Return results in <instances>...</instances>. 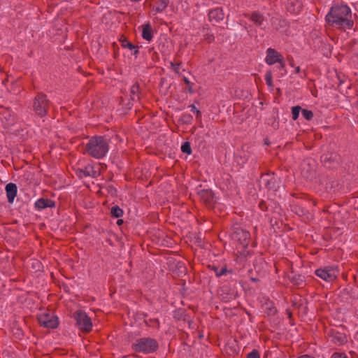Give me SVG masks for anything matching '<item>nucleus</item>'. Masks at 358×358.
Here are the masks:
<instances>
[{
  "label": "nucleus",
  "instance_id": "nucleus-1",
  "mask_svg": "<svg viewBox=\"0 0 358 358\" xmlns=\"http://www.w3.org/2000/svg\"><path fill=\"white\" fill-rule=\"evenodd\" d=\"M325 20L329 25L343 30L351 29L354 25L351 9L345 4L333 5Z\"/></svg>",
  "mask_w": 358,
  "mask_h": 358
},
{
  "label": "nucleus",
  "instance_id": "nucleus-2",
  "mask_svg": "<svg viewBox=\"0 0 358 358\" xmlns=\"http://www.w3.org/2000/svg\"><path fill=\"white\" fill-rule=\"evenodd\" d=\"M86 150L91 157L102 159L108 152V141L102 136H94L86 144Z\"/></svg>",
  "mask_w": 358,
  "mask_h": 358
},
{
  "label": "nucleus",
  "instance_id": "nucleus-3",
  "mask_svg": "<svg viewBox=\"0 0 358 358\" xmlns=\"http://www.w3.org/2000/svg\"><path fill=\"white\" fill-rule=\"evenodd\" d=\"M158 348L157 342L151 338H141L132 343V349L138 352L152 353Z\"/></svg>",
  "mask_w": 358,
  "mask_h": 358
},
{
  "label": "nucleus",
  "instance_id": "nucleus-4",
  "mask_svg": "<svg viewBox=\"0 0 358 358\" xmlns=\"http://www.w3.org/2000/svg\"><path fill=\"white\" fill-rule=\"evenodd\" d=\"M261 185L268 189L269 192L275 193L281 187L280 179L273 173L263 174L260 179Z\"/></svg>",
  "mask_w": 358,
  "mask_h": 358
},
{
  "label": "nucleus",
  "instance_id": "nucleus-5",
  "mask_svg": "<svg viewBox=\"0 0 358 358\" xmlns=\"http://www.w3.org/2000/svg\"><path fill=\"white\" fill-rule=\"evenodd\" d=\"M49 107V101L46 95L43 94H38L33 103V110L36 115L43 117L47 114L48 108Z\"/></svg>",
  "mask_w": 358,
  "mask_h": 358
},
{
  "label": "nucleus",
  "instance_id": "nucleus-6",
  "mask_svg": "<svg viewBox=\"0 0 358 358\" xmlns=\"http://www.w3.org/2000/svg\"><path fill=\"white\" fill-rule=\"evenodd\" d=\"M315 273L321 279L327 282H331L336 278L338 271L335 266H327L315 270Z\"/></svg>",
  "mask_w": 358,
  "mask_h": 358
},
{
  "label": "nucleus",
  "instance_id": "nucleus-7",
  "mask_svg": "<svg viewBox=\"0 0 358 358\" xmlns=\"http://www.w3.org/2000/svg\"><path fill=\"white\" fill-rule=\"evenodd\" d=\"M265 62L269 66L278 63L280 64V69H283L285 66V63L282 55L277 50L271 48H269L266 50Z\"/></svg>",
  "mask_w": 358,
  "mask_h": 358
},
{
  "label": "nucleus",
  "instance_id": "nucleus-8",
  "mask_svg": "<svg viewBox=\"0 0 358 358\" xmlns=\"http://www.w3.org/2000/svg\"><path fill=\"white\" fill-rule=\"evenodd\" d=\"M74 319L78 328L83 331H90L92 329V324L90 318L85 312L81 310L74 313Z\"/></svg>",
  "mask_w": 358,
  "mask_h": 358
},
{
  "label": "nucleus",
  "instance_id": "nucleus-9",
  "mask_svg": "<svg viewBox=\"0 0 358 358\" xmlns=\"http://www.w3.org/2000/svg\"><path fill=\"white\" fill-rule=\"evenodd\" d=\"M38 321L41 326L48 329H53L58 325V318L57 316L46 312L38 315Z\"/></svg>",
  "mask_w": 358,
  "mask_h": 358
},
{
  "label": "nucleus",
  "instance_id": "nucleus-10",
  "mask_svg": "<svg viewBox=\"0 0 358 358\" xmlns=\"http://www.w3.org/2000/svg\"><path fill=\"white\" fill-rule=\"evenodd\" d=\"M77 176L82 178L84 177L96 178L100 175L99 171L96 170L92 163L81 165L76 169Z\"/></svg>",
  "mask_w": 358,
  "mask_h": 358
},
{
  "label": "nucleus",
  "instance_id": "nucleus-11",
  "mask_svg": "<svg viewBox=\"0 0 358 358\" xmlns=\"http://www.w3.org/2000/svg\"><path fill=\"white\" fill-rule=\"evenodd\" d=\"M250 235V233L240 227H235L234 229L233 238L238 241L243 247H246L248 245Z\"/></svg>",
  "mask_w": 358,
  "mask_h": 358
},
{
  "label": "nucleus",
  "instance_id": "nucleus-12",
  "mask_svg": "<svg viewBox=\"0 0 358 358\" xmlns=\"http://www.w3.org/2000/svg\"><path fill=\"white\" fill-rule=\"evenodd\" d=\"M209 20L212 22H219L224 19V13L220 8H216L208 13Z\"/></svg>",
  "mask_w": 358,
  "mask_h": 358
},
{
  "label": "nucleus",
  "instance_id": "nucleus-13",
  "mask_svg": "<svg viewBox=\"0 0 358 358\" xmlns=\"http://www.w3.org/2000/svg\"><path fill=\"white\" fill-rule=\"evenodd\" d=\"M169 0H157L153 7L152 12L154 15L163 13L169 5Z\"/></svg>",
  "mask_w": 358,
  "mask_h": 358
},
{
  "label": "nucleus",
  "instance_id": "nucleus-14",
  "mask_svg": "<svg viewBox=\"0 0 358 358\" xmlns=\"http://www.w3.org/2000/svg\"><path fill=\"white\" fill-rule=\"evenodd\" d=\"M5 189L8 201H13L17 194V185L15 183L10 182L6 185Z\"/></svg>",
  "mask_w": 358,
  "mask_h": 358
},
{
  "label": "nucleus",
  "instance_id": "nucleus-15",
  "mask_svg": "<svg viewBox=\"0 0 358 358\" xmlns=\"http://www.w3.org/2000/svg\"><path fill=\"white\" fill-rule=\"evenodd\" d=\"M142 37L143 39L150 41L153 38L152 30L150 23L142 26Z\"/></svg>",
  "mask_w": 358,
  "mask_h": 358
},
{
  "label": "nucleus",
  "instance_id": "nucleus-16",
  "mask_svg": "<svg viewBox=\"0 0 358 358\" xmlns=\"http://www.w3.org/2000/svg\"><path fill=\"white\" fill-rule=\"evenodd\" d=\"M250 20L257 26L262 27L264 25V17L259 13H253L251 15Z\"/></svg>",
  "mask_w": 358,
  "mask_h": 358
},
{
  "label": "nucleus",
  "instance_id": "nucleus-17",
  "mask_svg": "<svg viewBox=\"0 0 358 358\" xmlns=\"http://www.w3.org/2000/svg\"><path fill=\"white\" fill-rule=\"evenodd\" d=\"M214 199L213 192L210 190H203L200 193V199L203 201H210Z\"/></svg>",
  "mask_w": 358,
  "mask_h": 358
},
{
  "label": "nucleus",
  "instance_id": "nucleus-18",
  "mask_svg": "<svg viewBox=\"0 0 358 358\" xmlns=\"http://www.w3.org/2000/svg\"><path fill=\"white\" fill-rule=\"evenodd\" d=\"M334 342L337 345H343L347 342L346 337L342 334H335L333 336Z\"/></svg>",
  "mask_w": 358,
  "mask_h": 358
},
{
  "label": "nucleus",
  "instance_id": "nucleus-19",
  "mask_svg": "<svg viewBox=\"0 0 358 358\" xmlns=\"http://www.w3.org/2000/svg\"><path fill=\"white\" fill-rule=\"evenodd\" d=\"M34 206L36 210H40L45 208H53L55 203H34Z\"/></svg>",
  "mask_w": 358,
  "mask_h": 358
},
{
  "label": "nucleus",
  "instance_id": "nucleus-20",
  "mask_svg": "<svg viewBox=\"0 0 358 358\" xmlns=\"http://www.w3.org/2000/svg\"><path fill=\"white\" fill-rule=\"evenodd\" d=\"M264 79H265L266 85L269 87H273V76H272V72L271 71H267L266 72L265 76H264Z\"/></svg>",
  "mask_w": 358,
  "mask_h": 358
},
{
  "label": "nucleus",
  "instance_id": "nucleus-21",
  "mask_svg": "<svg viewBox=\"0 0 358 358\" xmlns=\"http://www.w3.org/2000/svg\"><path fill=\"white\" fill-rule=\"evenodd\" d=\"M302 109L299 106H295L292 108V117L294 120L298 119L299 116L300 112H301Z\"/></svg>",
  "mask_w": 358,
  "mask_h": 358
},
{
  "label": "nucleus",
  "instance_id": "nucleus-22",
  "mask_svg": "<svg viewBox=\"0 0 358 358\" xmlns=\"http://www.w3.org/2000/svg\"><path fill=\"white\" fill-rule=\"evenodd\" d=\"M110 213L115 217H120L123 215V210L117 206L112 207Z\"/></svg>",
  "mask_w": 358,
  "mask_h": 358
},
{
  "label": "nucleus",
  "instance_id": "nucleus-23",
  "mask_svg": "<svg viewBox=\"0 0 358 358\" xmlns=\"http://www.w3.org/2000/svg\"><path fill=\"white\" fill-rule=\"evenodd\" d=\"M181 151L183 153L190 155L192 153L190 143L187 141L183 143V144L181 145Z\"/></svg>",
  "mask_w": 358,
  "mask_h": 358
},
{
  "label": "nucleus",
  "instance_id": "nucleus-24",
  "mask_svg": "<svg viewBox=\"0 0 358 358\" xmlns=\"http://www.w3.org/2000/svg\"><path fill=\"white\" fill-rule=\"evenodd\" d=\"M301 114L306 120H311L313 117V113L310 110L303 109Z\"/></svg>",
  "mask_w": 358,
  "mask_h": 358
},
{
  "label": "nucleus",
  "instance_id": "nucleus-25",
  "mask_svg": "<svg viewBox=\"0 0 358 358\" xmlns=\"http://www.w3.org/2000/svg\"><path fill=\"white\" fill-rule=\"evenodd\" d=\"M329 187L330 188V189H334V192H335L336 190H337V191L340 190L341 188V186L338 181L334 180L331 182L330 186Z\"/></svg>",
  "mask_w": 358,
  "mask_h": 358
},
{
  "label": "nucleus",
  "instance_id": "nucleus-26",
  "mask_svg": "<svg viewBox=\"0 0 358 358\" xmlns=\"http://www.w3.org/2000/svg\"><path fill=\"white\" fill-rule=\"evenodd\" d=\"M227 272H228V270L224 267H222L221 268H216L215 269V275L218 277L225 275Z\"/></svg>",
  "mask_w": 358,
  "mask_h": 358
},
{
  "label": "nucleus",
  "instance_id": "nucleus-27",
  "mask_svg": "<svg viewBox=\"0 0 358 358\" xmlns=\"http://www.w3.org/2000/svg\"><path fill=\"white\" fill-rule=\"evenodd\" d=\"M139 87L138 85H133L131 87V93L138 99Z\"/></svg>",
  "mask_w": 358,
  "mask_h": 358
},
{
  "label": "nucleus",
  "instance_id": "nucleus-28",
  "mask_svg": "<svg viewBox=\"0 0 358 358\" xmlns=\"http://www.w3.org/2000/svg\"><path fill=\"white\" fill-rule=\"evenodd\" d=\"M247 358H260V356L258 352L254 350L248 355Z\"/></svg>",
  "mask_w": 358,
  "mask_h": 358
},
{
  "label": "nucleus",
  "instance_id": "nucleus-29",
  "mask_svg": "<svg viewBox=\"0 0 358 358\" xmlns=\"http://www.w3.org/2000/svg\"><path fill=\"white\" fill-rule=\"evenodd\" d=\"M331 358H348L344 353L335 352L332 355Z\"/></svg>",
  "mask_w": 358,
  "mask_h": 358
},
{
  "label": "nucleus",
  "instance_id": "nucleus-30",
  "mask_svg": "<svg viewBox=\"0 0 358 358\" xmlns=\"http://www.w3.org/2000/svg\"><path fill=\"white\" fill-rule=\"evenodd\" d=\"M122 45V47L129 48V50H133V48H134L135 46L131 43L128 41L123 42Z\"/></svg>",
  "mask_w": 358,
  "mask_h": 358
},
{
  "label": "nucleus",
  "instance_id": "nucleus-31",
  "mask_svg": "<svg viewBox=\"0 0 358 358\" xmlns=\"http://www.w3.org/2000/svg\"><path fill=\"white\" fill-rule=\"evenodd\" d=\"M189 108H190L191 111L192 113H196L198 115H200L201 112L199 111V110L196 108V107L194 104L189 106Z\"/></svg>",
  "mask_w": 358,
  "mask_h": 358
},
{
  "label": "nucleus",
  "instance_id": "nucleus-32",
  "mask_svg": "<svg viewBox=\"0 0 358 358\" xmlns=\"http://www.w3.org/2000/svg\"><path fill=\"white\" fill-rule=\"evenodd\" d=\"M297 358H315V357H313L309 355H303L298 357Z\"/></svg>",
  "mask_w": 358,
  "mask_h": 358
},
{
  "label": "nucleus",
  "instance_id": "nucleus-33",
  "mask_svg": "<svg viewBox=\"0 0 358 358\" xmlns=\"http://www.w3.org/2000/svg\"><path fill=\"white\" fill-rule=\"evenodd\" d=\"M134 50V55H138V52H139V50H138V46H134V48H133V50Z\"/></svg>",
  "mask_w": 358,
  "mask_h": 358
},
{
  "label": "nucleus",
  "instance_id": "nucleus-34",
  "mask_svg": "<svg viewBox=\"0 0 358 358\" xmlns=\"http://www.w3.org/2000/svg\"><path fill=\"white\" fill-rule=\"evenodd\" d=\"M36 201L41 202V201H50L48 200V199H45L43 198H39V199H37Z\"/></svg>",
  "mask_w": 358,
  "mask_h": 358
},
{
  "label": "nucleus",
  "instance_id": "nucleus-35",
  "mask_svg": "<svg viewBox=\"0 0 358 358\" xmlns=\"http://www.w3.org/2000/svg\"><path fill=\"white\" fill-rule=\"evenodd\" d=\"M259 208H260L261 209H262V210H263V209L264 208V207H265V203L260 202V203H259Z\"/></svg>",
  "mask_w": 358,
  "mask_h": 358
},
{
  "label": "nucleus",
  "instance_id": "nucleus-36",
  "mask_svg": "<svg viewBox=\"0 0 358 358\" xmlns=\"http://www.w3.org/2000/svg\"><path fill=\"white\" fill-rule=\"evenodd\" d=\"M184 81L186 84L189 85L190 83L189 80L188 78H187L186 77H184Z\"/></svg>",
  "mask_w": 358,
  "mask_h": 358
},
{
  "label": "nucleus",
  "instance_id": "nucleus-37",
  "mask_svg": "<svg viewBox=\"0 0 358 358\" xmlns=\"http://www.w3.org/2000/svg\"><path fill=\"white\" fill-rule=\"evenodd\" d=\"M122 223H123V220H118L117 221V224L118 225H121Z\"/></svg>",
  "mask_w": 358,
  "mask_h": 358
},
{
  "label": "nucleus",
  "instance_id": "nucleus-38",
  "mask_svg": "<svg viewBox=\"0 0 358 358\" xmlns=\"http://www.w3.org/2000/svg\"><path fill=\"white\" fill-rule=\"evenodd\" d=\"M172 65H173V66H176V69H178V66H179V64H176V65H175V64H172Z\"/></svg>",
  "mask_w": 358,
  "mask_h": 358
},
{
  "label": "nucleus",
  "instance_id": "nucleus-39",
  "mask_svg": "<svg viewBox=\"0 0 358 358\" xmlns=\"http://www.w3.org/2000/svg\"><path fill=\"white\" fill-rule=\"evenodd\" d=\"M268 199H270V200H275V199H276V198L269 197Z\"/></svg>",
  "mask_w": 358,
  "mask_h": 358
},
{
  "label": "nucleus",
  "instance_id": "nucleus-40",
  "mask_svg": "<svg viewBox=\"0 0 358 358\" xmlns=\"http://www.w3.org/2000/svg\"><path fill=\"white\" fill-rule=\"evenodd\" d=\"M299 70H300V69H299V67L298 66V67L296 69V72H299Z\"/></svg>",
  "mask_w": 358,
  "mask_h": 358
},
{
  "label": "nucleus",
  "instance_id": "nucleus-41",
  "mask_svg": "<svg viewBox=\"0 0 358 358\" xmlns=\"http://www.w3.org/2000/svg\"><path fill=\"white\" fill-rule=\"evenodd\" d=\"M189 91L192 92V87H189Z\"/></svg>",
  "mask_w": 358,
  "mask_h": 358
},
{
  "label": "nucleus",
  "instance_id": "nucleus-42",
  "mask_svg": "<svg viewBox=\"0 0 358 358\" xmlns=\"http://www.w3.org/2000/svg\"><path fill=\"white\" fill-rule=\"evenodd\" d=\"M124 358H127V357H124Z\"/></svg>",
  "mask_w": 358,
  "mask_h": 358
}]
</instances>
